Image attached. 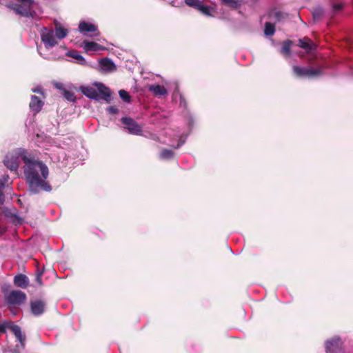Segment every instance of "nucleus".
<instances>
[{
	"mask_svg": "<svg viewBox=\"0 0 353 353\" xmlns=\"http://www.w3.org/2000/svg\"><path fill=\"white\" fill-rule=\"evenodd\" d=\"M19 154L24 163L23 172L30 192L36 194L41 191L50 192L52 187L46 181L49 175L48 166L27 151H21Z\"/></svg>",
	"mask_w": 353,
	"mask_h": 353,
	"instance_id": "f257e3e1",
	"label": "nucleus"
},
{
	"mask_svg": "<svg viewBox=\"0 0 353 353\" xmlns=\"http://www.w3.org/2000/svg\"><path fill=\"white\" fill-rule=\"evenodd\" d=\"M17 3H10L8 7L12 9L17 14L23 17H33L35 12L32 10L33 0H16Z\"/></svg>",
	"mask_w": 353,
	"mask_h": 353,
	"instance_id": "f03ea898",
	"label": "nucleus"
},
{
	"mask_svg": "<svg viewBox=\"0 0 353 353\" xmlns=\"http://www.w3.org/2000/svg\"><path fill=\"white\" fill-rule=\"evenodd\" d=\"M6 329H9L20 343L23 348L25 347L26 335L22 334L21 327L12 321H6L0 324V332L6 333Z\"/></svg>",
	"mask_w": 353,
	"mask_h": 353,
	"instance_id": "7ed1b4c3",
	"label": "nucleus"
},
{
	"mask_svg": "<svg viewBox=\"0 0 353 353\" xmlns=\"http://www.w3.org/2000/svg\"><path fill=\"white\" fill-rule=\"evenodd\" d=\"M294 74L298 77L313 78L319 77L322 74V70L320 68H301L294 65L292 68Z\"/></svg>",
	"mask_w": 353,
	"mask_h": 353,
	"instance_id": "20e7f679",
	"label": "nucleus"
},
{
	"mask_svg": "<svg viewBox=\"0 0 353 353\" xmlns=\"http://www.w3.org/2000/svg\"><path fill=\"white\" fill-rule=\"evenodd\" d=\"M21 151H26L24 149L19 148L15 151L14 154L7 155L3 160V163L7 168L12 171H17L19 167V158L21 159L19 154Z\"/></svg>",
	"mask_w": 353,
	"mask_h": 353,
	"instance_id": "39448f33",
	"label": "nucleus"
},
{
	"mask_svg": "<svg viewBox=\"0 0 353 353\" xmlns=\"http://www.w3.org/2000/svg\"><path fill=\"white\" fill-rule=\"evenodd\" d=\"M26 299V294L21 290H12L6 296V301L10 305H21Z\"/></svg>",
	"mask_w": 353,
	"mask_h": 353,
	"instance_id": "423d86ee",
	"label": "nucleus"
},
{
	"mask_svg": "<svg viewBox=\"0 0 353 353\" xmlns=\"http://www.w3.org/2000/svg\"><path fill=\"white\" fill-rule=\"evenodd\" d=\"M30 307L31 314L35 316H39L45 312L46 302L41 299L31 300Z\"/></svg>",
	"mask_w": 353,
	"mask_h": 353,
	"instance_id": "0eeeda50",
	"label": "nucleus"
},
{
	"mask_svg": "<svg viewBox=\"0 0 353 353\" xmlns=\"http://www.w3.org/2000/svg\"><path fill=\"white\" fill-rule=\"evenodd\" d=\"M122 123L125 125L129 132L132 134L139 135L142 132V127L134 119L130 117H123Z\"/></svg>",
	"mask_w": 353,
	"mask_h": 353,
	"instance_id": "6e6552de",
	"label": "nucleus"
},
{
	"mask_svg": "<svg viewBox=\"0 0 353 353\" xmlns=\"http://www.w3.org/2000/svg\"><path fill=\"white\" fill-rule=\"evenodd\" d=\"M41 41L44 43L46 48H52L57 44L54 37V32L50 30L41 34Z\"/></svg>",
	"mask_w": 353,
	"mask_h": 353,
	"instance_id": "1a4fd4ad",
	"label": "nucleus"
},
{
	"mask_svg": "<svg viewBox=\"0 0 353 353\" xmlns=\"http://www.w3.org/2000/svg\"><path fill=\"white\" fill-rule=\"evenodd\" d=\"M43 104V101L39 97L35 95H32L31 97L29 107L31 110H32L33 112H34V113L37 114L41 111Z\"/></svg>",
	"mask_w": 353,
	"mask_h": 353,
	"instance_id": "9d476101",
	"label": "nucleus"
},
{
	"mask_svg": "<svg viewBox=\"0 0 353 353\" xmlns=\"http://www.w3.org/2000/svg\"><path fill=\"white\" fill-rule=\"evenodd\" d=\"M81 91L89 99H94L95 101L100 100V94L94 88L92 87L83 86L81 88Z\"/></svg>",
	"mask_w": 353,
	"mask_h": 353,
	"instance_id": "9b49d317",
	"label": "nucleus"
},
{
	"mask_svg": "<svg viewBox=\"0 0 353 353\" xmlns=\"http://www.w3.org/2000/svg\"><path fill=\"white\" fill-rule=\"evenodd\" d=\"M148 90L155 97L166 96L168 91L163 85L154 84L148 85Z\"/></svg>",
	"mask_w": 353,
	"mask_h": 353,
	"instance_id": "f8f14e48",
	"label": "nucleus"
},
{
	"mask_svg": "<svg viewBox=\"0 0 353 353\" xmlns=\"http://www.w3.org/2000/svg\"><path fill=\"white\" fill-rule=\"evenodd\" d=\"M96 85L98 87L99 92L101 95L100 99H102L106 102L110 103L111 101L110 90L101 83H97Z\"/></svg>",
	"mask_w": 353,
	"mask_h": 353,
	"instance_id": "ddd939ff",
	"label": "nucleus"
},
{
	"mask_svg": "<svg viewBox=\"0 0 353 353\" xmlns=\"http://www.w3.org/2000/svg\"><path fill=\"white\" fill-rule=\"evenodd\" d=\"M14 283L17 287L26 289L28 286L29 279L26 275L19 274L14 276Z\"/></svg>",
	"mask_w": 353,
	"mask_h": 353,
	"instance_id": "4468645a",
	"label": "nucleus"
},
{
	"mask_svg": "<svg viewBox=\"0 0 353 353\" xmlns=\"http://www.w3.org/2000/svg\"><path fill=\"white\" fill-rule=\"evenodd\" d=\"M298 46L305 50L307 52H310L316 48V45L313 41L307 37L299 40Z\"/></svg>",
	"mask_w": 353,
	"mask_h": 353,
	"instance_id": "2eb2a0df",
	"label": "nucleus"
},
{
	"mask_svg": "<svg viewBox=\"0 0 353 353\" xmlns=\"http://www.w3.org/2000/svg\"><path fill=\"white\" fill-rule=\"evenodd\" d=\"M100 66L102 68L103 70L106 72H112L116 70V65L113 63L112 61H111L108 58H103L100 61Z\"/></svg>",
	"mask_w": 353,
	"mask_h": 353,
	"instance_id": "dca6fc26",
	"label": "nucleus"
},
{
	"mask_svg": "<svg viewBox=\"0 0 353 353\" xmlns=\"http://www.w3.org/2000/svg\"><path fill=\"white\" fill-rule=\"evenodd\" d=\"M83 48L86 52L93 51L97 52L99 50H103L104 48L100 44L93 41H83Z\"/></svg>",
	"mask_w": 353,
	"mask_h": 353,
	"instance_id": "f3484780",
	"label": "nucleus"
},
{
	"mask_svg": "<svg viewBox=\"0 0 353 353\" xmlns=\"http://www.w3.org/2000/svg\"><path fill=\"white\" fill-rule=\"evenodd\" d=\"M79 30L81 32L84 34L86 32H97V28L94 24L85 21H82L79 23Z\"/></svg>",
	"mask_w": 353,
	"mask_h": 353,
	"instance_id": "a211bd4d",
	"label": "nucleus"
},
{
	"mask_svg": "<svg viewBox=\"0 0 353 353\" xmlns=\"http://www.w3.org/2000/svg\"><path fill=\"white\" fill-rule=\"evenodd\" d=\"M293 45V41L291 40H285L282 42V47L280 52L285 57H290L291 55V47Z\"/></svg>",
	"mask_w": 353,
	"mask_h": 353,
	"instance_id": "6ab92c4d",
	"label": "nucleus"
},
{
	"mask_svg": "<svg viewBox=\"0 0 353 353\" xmlns=\"http://www.w3.org/2000/svg\"><path fill=\"white\" fill-rule=\"evenodd\" d=\"M67 56L76 59L77 63L80 65H84L86 64L85 59L81 54H80V53L77 50H70L67 53Z\"/></svg>",
	"mask_w": 353,
	"mask_h": 353,
	"instance_id": "aec40b11",
	"label": "nucleus"
},
{
	"mask_svg": "<svg viewBox=\"0 0 353 353\" xmlns=\"http://www.w3.org/2000/svg\"><path fill=\"white\" fill-rule=\"evenodd\" d=\"M340 341L339 339H332L330 341H327L326 343V352L327 353H335L336 350L341 351L339 348V343Z\"/></svg>",
	"mask_w": 353,
	"mask_h": 353,
	"instance_id": "412c9836",
	"label": "nucleus"
},
{
	"mask_svg": "<svg viewBox=\"0 0 353 353\" xmlns=\"http://www.w3.org/2000/svg\"><path fill=\"white\" fill-rule=\"evenodd\" d=\"M55 35L59 39H63L68 35V30L59 23H55Z\"/></svg>",
	"mask_w": 353,
	"mask_h": 353,
	"instance_id": "4be33fe9",
	"label": "nucleus"
},
{
	"mask_svg": "<svg viewBox=\"0 0 353 353\" xmlns=\"http://www.w3.org/2000/svg\"><path fill=\"white\" fill-rule=\"evenodd\" d=\"M275 32V26L274 23L266 22L265 23L264 34L266 36H272Z\"/></svg>",
	"mask_w": 353,
	"mask_h": 353,
	"instance_id": "5701e85b",
	"label": "nucleus"
},
{
	"mask_svg": "<svg viewBox=\"0 0 353 353\" xmlns=\"http://www.w3.org/2000/svg\"><path fill=\"white\" fill-rule=\"evenodd\" d=\"M159 157L163 160L171 159L174 157V152L171 150L163 149L160 152Z\"/></svg>",
	"mask_w": 353,
	"mask_h": 353,
	"instance_id": "b1692460",
	"label": "nucleus"
},
{
	"mask_svg": "<svg viewBox=\"0 0 353 353\" xmlns=\"http://www.w3.org/2000/svg\"><path fill=\"white\" fill-rule=\"evenodd\" d=\"M240 1L241 0H221V1L225 5H227L229 7L234 8V9H237L238 8L240 7V6H241Z\"/></svg>",
	"mask_w": 353,
	"mask_h": 353,
	"instance_id": "393cba45",
	"label": "nucleus"
},
{
	"mask_svg": "<svg viewBox=\"0 0 353 353\" xmlns=\"http://www.w3.org/2000/svg\"><path fill=\"white\" fill-rule=\"evenodd\" d=\"M196 9H197L201 13H203L207 16L211 15L210 6L203 4V3L201 1L200 2V3L199 4V6H197V8Z\"/></svg>",
	"mask_w": 353,
	"mask_h": 353,
	"instance_id": "a878e982",
	"label": "nucleus"
},
{
	"mask_svg": "<svg viewBox=\"0 0 353 353\" xmlns=\"http://www.w3.org/2000/svg\"><path fill=\"white\" fill-rule=\"evenodd\" d=\"M119 97L123 101L126 103H130L131 101V97L127 91L121 90H119Z\"/></svg>",
	"mask_w": 353,
	"mask_h": 353,
	"instance_id": "bb28decb",
	"label": "nucleus"
},
{
	"mask_svg": "<svg viewBox=\"0 0 353 353\" xmlns=\"http://www.w3.org/2000/svg\"><path fill=\"white\" fill-rule=\"evenodd\" d=\"M323 10L321 8L314 9L312 12V16L314 20H319L321 18L323 14Z\"/></svg>",
	"mask_w": 353,
	"mask_h": 353,
	"instance_id": "cd10ccee",
	"label": "nucleus"
},
{
	"mask_svg": "<svg viewBox=\"0 0 353 353\" xmlns=\"http://www.w3.org/2000/svg\"><path fill=\"white\" fill-rule=\"evenodd\" d=\"M63 96L69 101H74L76 99L74 92L71 91L65 90L63 92Z\"/></svg>",
	"mask_w": 353,
	"mask_h": 353,
	"instance_id": "c85d7f7f",
	"label": "nucleus"
},
{
	"mask_svg": "<svg viewBox=\"0 0 353 353\" xmlns=\"http://www.w3.org/2000/svg\"><path fill=\"white\" fill-rule=\"evenodd\" d=\"M201 1L199 0H185V3L190 7L196 8Z\"/></svg>",
	"mask_w": 353,
	"mask_h": 353,
	"instance_id": "c756f323",
	"label": "nucleus"
},
{
	"mask_svg": "<svg viewBox=\"0 0 353 353\" xmlns=\"http://www.w3.org/2000/svg\"><path fill=\"white\" fill-rule=\"evenodd\" d=\"M274 17L277 21H281L285 17V14L280 11H276L274 13Z\"/></svg>",
	"mask_w": 353,
	"mask_h": 353,
	"instance_id": "7c9ffc66",
	"label": "nucleus"
},
{
	"mask_svg": "<svg viewBox=\"0 0 353 353\" xmlns=\"http://www.w3.org/2000/svg\"><path fill=\"white\" fill-rule=\"evenodd\" d=\"M106 110L112 114H117L119 113V110L116 106H110L107 108Z\"/></svg>",
	"mask_w": 353,
	"mask_h": 353,
	"instance_id": "2f4dec72",
	"label": "nucleus"
},
{
	"mask_svg": "<svg viewBox=\"0 0 353 353\" xmlns=\"http://www.w3.org/2000/svg\"><path fill=\"white\" fill-rule=\"evenodd\" d=\"M42 274H43V272H37V276H36V281L40 286H42L43 285L42 279H41Z\"/></svg>",
	"mask_w": 353,
	"mask_h": 353,
	"instance_id": "473e14b6",
	"label": "nucleus"
},
{
	"mask_svg": "<svg viewBox=\"0 0 353 353\" xmlns=\"http://www.w3.org/2000/svg\"><path fill=\"white\" fill-rule=\"evenodd\" d=\"M179 104L181 106H183L185 108H187V105H188L187 101H186L185 97L182 95L180 96Z\"/></svg>",
	"mask_w": 353,
	"mask_h": 353,
	"instance_id": "72a5a7b5",
	"label": "nucleus"
},
{
	"mask_svg": "<svg viewBox=\"0 0 353 353\" xmlns=\"http://www.w3.org/2000/svg\"><path fill=\"white\" fill-rule=\"evenodd\" d=\"M332 8L335 11H340L343 9V5L342 3H335L333 5Z\"/></svg>",
	"mask_w": 353,
	"mask_h": 353,
	"instance_id": "f704fd0d",
	"label": "nucleus"
},
{
	"mask_svg": "<svg viewBox=\"0 0 353 353\" xmlns=\"http://www.w3.org/2000/svg\"><path fill=\"white\" fill-rule=\"evenodd\" d=\"M33 92L39 93L40 94H43L42 89L39 87H37L36 88H34L32 90Z\"/></svg>",
	"mask_w": 353,
	"mask_h": 353,
	"instance_id": "c9c22d12",
	"label": "nucleus"
},
{
	"mask_svg": "<svg viewBox=\"0 0 353 353\" xmlns=\"http://www.w3.org/2000/svg\"><path fill=\"white\" fill-rule=\"evenodd\" d=\"M6 179H0V190L5 187Z\"/></svg>",
	"mask_w": 353,
	"mask_h": 353,
	"instance_id": "e433bc0d",
	"label": "nucleus"
},
{
	"mask_svg": "<svg viewBox=\"0 0 353 353\" xmlns=\"http://www.w3.org/2000/svg\"><path fill=\"white\" fill-rule=\"evenodd\" d=\"M3 201H4L3 193L1 191V190H0V204H2L3 203Z\"/></svg>",
	"mask_w": 353,
	"mask_h": 353,
	"instance_id": "4c0bfd02",
	"label": "nucleus"
},
{
	"mask_svg": "<svg viewBox=\"0 0 353 353\" xmlns=\"http://www.w3.org/2000/svg\"><path fill=\"white\" fill-rule=\"evenodd\" d=\"M99 32H97V33H95L94 35H99Z\"/></svg>",
	"mask_w": 353,
	"mask_h": 353,
	"instance_id": "58836bf2",
	"label": "nucleus"
},
{
	"mask_svg": "<svg viewBox=\"0 0 353 353\" xmlns=\"http://www.w3.org/2000/svg\"><path fill=\"white\" fill-rule=\"evenodd\" d=\"M254 1H256L257 0H254Z\"/></svg>",
	"mask_w": 353,
	"mask_h": 353,
	"instance_id": "ea45409f",
	"label": "nucleus"
}]
</instances>
